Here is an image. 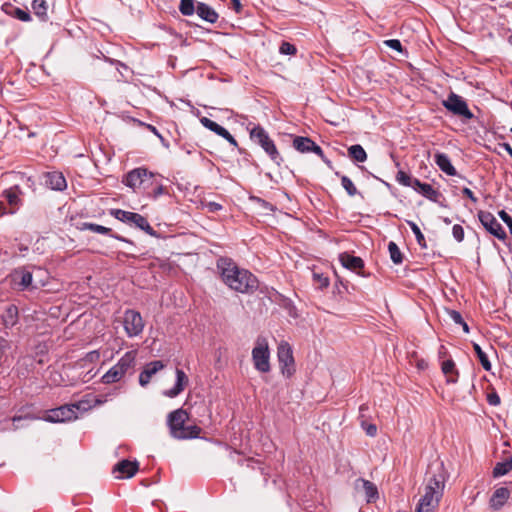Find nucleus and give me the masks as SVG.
I'll return each instance as SVG.
<instances>
[{
	"label": "nucleus",
	"instance_id": "1",
	"mask_svg": "<svg viewBox=\"0 0 512 512\" xmlns=\"http://www.w3.org/2000/svg\"><path fill=\"white\" fill-rule=\"evenodd\" d=\"M423 494L418 501L416 512H434L443 497L447 471L442 461H434L428 466Z\"/></svg>",
	"mask_w": 512,
	"mask_h": 512
},
{
	"label": "nucleus",
	"instance_id": "2",
	"mask_svg": "<svg viewBox=\"0 0 512 512\" xmlns=\"http://www.w3.org/2000/svg\"><path fill=\"white\" fill-rule=\"evenodd\" d=\"M217 268L225 285L241 294H253L259 287V281L249 270L240 268L229 258H220Z\"/></svg>",
	"mask_w": 512,
	"mask_h": 512
},
{
	"label": "nucleus",
	"instance_id": "3",
	"mask_svg": "<svg viewBox=\"0 0 512 512\" xmlns=\"http://www.w3.org/2000/svg\"><path fill=\"white\" fill-rule=\"evenodd\" d=\"M189 415L186 410L179 408L170 412L167 416V425L170 435L178 440L197 438L201 428L197 425H186Z\"/></svg>",
	"mask_w": 512,
	"mask_h": 512
},
{
	"label": "nucleus",
	"instance_id": "4",
	"mask_svg": "<svg viewBox=\"0 0 512 512\" xmlns=\"http://www.w3.org/2000/svg\"><path fill=\"white\" fill-rule=\"evenodd\" d=\"M247 130L249 131L250 139L261 146L270 159L279 166L283 161V158L277 150L273 140L269 137L267 131L262 126L252 123L247 125Z\"/></svg>",
	"mask_w": 512,
	"mask_h": 512
},
{
	"label": "nucleus",
	"instance_id": "5",
	"mask_svg": "<svg viewBox=\"0 0 512 512\" xmlns=\"http://www.w3.org/2000/svg\"><path fill=\"white\" fill-rule=\"evenodd\" d=\"M252 361L257 371L261 373L270 371V350L266 338L258 337L256 339L255 346L252 349Z\"/></svg>",
	"mask_w": 512,
	"mask_h": 512
},
{
	"label": "nucleus",
	"instance_id": "6",
	"mask_svg": "<svg viewBox=\"0 0 512 512\" xmlns=\"http://www.w3.org/2000/svg\"><path fill=\"white\" fill-rule=\"evenodd\" d=\"M111 214L116 219H118L124 223L133 225V226L145 231L150 236H157V232L150 226L147 219L138 213L125 211V210H121V209H115L112 211Z\"/></svg>",
	"mask_w": 512,
	"mask_h": 512
},
{
	"label": "nucleus",
	"instance_id": "7",
	"mask_svg": "<svg viewBox=\"0 0 512 512\" xmlns=\"http://www.w3.org/2000/svg\"><path fill=\"white\" fill-rule=\"evenodd\" d=\"M154 174L145 168H136L127 173L124 179L126 186L132 188L134 191L143 187L147 189L148 186L153 185Z\"/></svg>",
	"mask_w": 512,
	"mask_h": 512
},
{
	"label": "nucleus",
	"instance_id": "8",
	"mask_svg": "<svg viewBox=\"0 0 512 512\" xmlns=\"http://www.w3.org/2000/svg\"><path fill=\"white\" fill-rule=\"evenodd\" d=\"M79 406L76 404L63 405L58 408L47 411L43 419L47 422L58 423L77 419V410Z\"/></svg>",
	"mask_w": 512,
	"mask_h": 512
},
{
	"label": "nucleus",
	"instance_id": "9",
	"mask_svg": "<svg viewBox=\"0 0 512 512\" xmlns=\"http://www.w3.org/2000/svg\"><path fill=\"white\" fill-rule=\"evenodd\" d=\"M123 326L128 337H136L143 332L144 321L136 310H126L123 316Z\"/></svg>",
	"mask_w": 512,
	"mask_h": 512
},
{
	"label": "nucleus",
	"instance_id": "10",
	"mask_svg": "<svg viewBox=\"0 0 512 512\" xmlns=\"http://www.w3.org/2000/svg\"><path fill=\"white\" fill-rule=\"evenodd\" d=\"M277 357L281 372L286 377H290L295 372V362L291 346L282 341L277 349Z\"/></svg>",
	"mask_w": 512,
	"mask_h": 512
},
{
	"label": "nucleus",
	"instance_id": "11",
	"mask_svg": "<svg viewBox=\"0 0 512 512\" xmlns=\"http://www.w3.org/2000/svg\"><path fill=\"white\" fill-rule=\"evenodd\" d=\"M443 106L454 115L472 119L473 113L469 110L466 101L459 95L451 92L447 99L442 102Z\"/></svg>",
	"mask_w": 512,
	"mask_h": 512
},
{
	"label": "nucleus",
	"instance_id": "12",
	"mask_svg": "<svg viewBox=\"0 0 512 512\" xmlns=\"http://www.w3.org/2000/svg\"><path fill=\"white\" fill-rule=\"evenodd\" d=\"M478 217L481 224L489 233L500 240H504L506 238V232L492 213L480 211Z\"/></svg>",
	"mask_w": 512,
	"mask_h": 512
},
{
	"label": "nucleus",
	"instance_id": "13",
	"mask_svg": "<svg viewBox=\"0 0 512 512\" xmlns=\"http://www.w3.org/2000/svg\"><path fill=\"white\" fill-rule=\"evenodd\" d=\"M293 147L301 153L314 152L315 154L319 155L324 162L329 163V161L326 160L321 147L318 146L310 138L301 136L296 137L293 140Z\"/></svg>",
	"mask_w": 512,
	"mask_h": 512
},
{
	"label": "nucleus",
	"instance_id": "14",
	"mask_svg": "<svg viewBox=\"0 0 512 512\" xmlns=\"http://www.w3.org/2000/svg\"><path fill=\"white\" fill-rule=\"evenodd\" d=\"M176 381L171 389L163 391V395L168 398H175L180 395L189 384V378L186 373L179 368L175 370Z\"/></svg>",
	"mask_w": 512,
	"mask_h": 512
},
{
	"label": "nucleus",
	"instance_id": "15",
	"mask_svg": "<svg viewBox=\"0 0 512 512\" xmlns=\"http://www.w3.org/2000/svg\"><path fill=\"white\" fill-rule=\"evenodd\" d=\"M355 489L358 492L364 493L367 503L375 502L379 497L376 485L368 480L357 479L355 481Z\"/></svg>",
	"mask_w": 512,
	"mask_h": 512
},
{
	"label": "nucleus",
	"instance_id": "16",
	"mask_svg": "<svg viewBox=\"0 0 512 512\" xmlns=\"http://www.w3.org/2000/svg\"><path fill=\"white\" fill-rule=\"evenodd\" d=\"M138 471V462L129 461V460H122L116 464V466L113 469V473L115 474L116 478H131L133 477L136 472Z\"/></svg>",
	"mask_w": 512,
	"mask_h": 512
},
{
	"label": "nucleus",
	"instance_id": "17",
	"mask_svg": "<svg viewBox=\"0 0 512 512\" xmlns=\"http://www.w3.org/2000/svg\"><path fill=\"white\" fill-rule=\"evenodd\" d=\"M164 367L165 365L160 360L148 363L139 375V384L142 387L147 386L150 383L152 376L162 370Z\"/></svg>",
	"mask_w": 512,
	"mask_h": 512
},
{
	"label": "nucleus",
	"instance_id": "18",
	"mask_svg": "<svg viewBox=\"0 0 512 512\" xmlns=\"http://www.w3.org/2000/svg\"><path fill=\"white\" fill-rule=\"evenodd\" d=\"M339 261L344 268L363 275L360 271L364 268V262L360 257L344 252L339 255Z\"/></svg>",
	"mask_w": 512,
	"mask_h": 512
},
{
	"label": "nucleus",
	"instance_id": "19",
	"mask_svg": "<svg viewBox=\"0 0 512 512\" xmlns=\"http://www.w3.org/2000/svg\"><path fill=\"white\" fill-rule=\"evenodd\" d=\"M510 490L507 487H499L497 488L490 500H489V506L491 509L497 511L500 510L508 501L510 498Z\"/></svg>",
	"mask_w": 512,
	"mask_h": 512
},
{
	"label": "nucleus",
	"instance_id": "20",
	"mask_svg": "<svg viewBox=\"0 0 512 512\" xmlns=\"http://www.w3.org/2000/svg\"><path fill=\"white\" fill-rule=\"evenodd\" d=\"M45 183L49 188L56 191H62L67 187L63 174L56 171L46 173Z\"/></svg>",
	"mask_w": 512,
	"mask_h": 512
},
{
	"label": "nucleus",
	"instance_id": "21",
	"mask_svg": "<svg viewBox=\"0 0 512 512\" xmlns=\"http://www.w3.org/2000/svg\"><path fill=\"white\" fill-rule=\"evenodd\" d=\"M2 324L6 329L13 328L19 321V312L17 306L9 304L6 306L2 316Z\"/></svg>",
	"mask_w": 512,
	"mask_h": 512
},
{
	"label": "nucleus",
	"instance_id": "22",
	"mask_svg": "<svg viewBox=\"0 0 512 512\" xmlns=\"http://www.w3.org/2000/svg\"><path fill=\"white\" fill-rule=\"evenodd\" d=\"M196 13L201 19L211 24L216 23L219 18L218 13L211 6L203 2L197 3Z\"/></svg>",
	"mask_w": 512,
	"mask_h": 512
},
{
	"label": "nucleus",
	"instance_id": "23",
	"mask_svg": "<svg viewBox=\"0 0 512 512\" xmlns=\"http://www.w3.org/2000/svg\"><path fill=\"white\" fill-rule=\"evenodd\" d=\"M434 161L441 171L449 176H455L457 171L452 165L450 158L445 153L437 152L434 155Z\"/></svg>",
	"mask_w": 512,
	"mask_h": 512
},
{
	"label": "nucleus",
	"instance_id": "24",
	"mask_svg": "<svg viewBox=\"0 0 512 512\" xmlns=\"http://www.w3.org/2000/svg\"><path fill=\"white\" fill-rule=\"evenodd\" d=\"M413 189L422 196L432 201H436L439 196L438 191L435 190L432 185L428 183H422L419 179L414 182Z\"/></svg>",
	"mask_w": 512,
	"mask_h": 512
},
{
	"label": "nucleus",
	"instance_id": "25",
	"mask_svg": "<svg viewBox=\"0 0 512 512\" xmlns=\"http://www.w3.org/2000/svg\"><path fill=\"white\" fill-rule=\"evenodd\" d=\"M442 372L446 376L447 383H456L458 381V370L456 369L455 362L452 359L443 361Z\"/></svg>",
	"mask_w": 512,
	"mask_h": 512
},
{
	"label": "nucleus",
	"instance_id": "26",
	"mask_svg": "<svg viewBox=\"0 0 512 512\" xmlns=\"http://www.w3.org/2000/svg\"><path fill=\"white\" fill-rule=\"evenodd\" d=\"M135 359L136 351H128L119 359L115 365L117 366V369H120L124 374H126L128 370L134 367Z\"/></svg>",
	"mask_w": 512,
	"mask_h": 512
},
{
	"label": "nucleus",
	"instance_id": "27",
	"mask_svg": "<svg viewBox=\"0 0 512 512\" xmlns=\"http://www.w3.org/2000/svg\"><path fill=\"white\" fill-rule=\"evenodd\" d=\"M4 197L7 202L14 208H18L21 204L20 196L22 195V190L18 185H15L4 191Z\"/></svg>",
	"mask_w": 512,
	"mask_h": 512
},
{
	"label": "nucleus",
	"instance_id": "28",
	"mask_svg": "<svg viewBox=\"0 0 512 512\" xmlns=\"http://www.w3.org/2000/svg\"><path fill=\"white\" fill-rule=\"evenodd\" d=\"M32 273L28 270H19L14 273V280L18 281V285L21 289H27L32 285Z\"/></svg>",
	"mask_w": 512,
	"mask_h": 512
},
{
	"label": "nucleus",
	"instance_id": "29",
	"mask_svg": "<svg viewBox=\"0 0 512 512\" xmlns=\"http://www.w3.org/2000/svg\"><path fill=\"white\" fill-rule=\"evenodd\" d=\"M124 375L125 374L114 365L102 376V382L105 384L115 383L120 381Z\"/></svg>",
	"mask_w": 512,
	"mask_h": 512
},
{
	"label": "nucleus",
	"instance_id": "30",
	"mask_svg": "<svg viewBox=\"0 0 512 512\" xmlns=\"http://www.w3.org/2000/svg\"><path fill=\"white\" fill-rule=\"evenodd\" d=\"M348 155L351 159H353L356 162L363 163L367 159V153L364 150V148L359 145L355 144L348 148Z\"/></svg>",
	"mask_w": 512,
	"mask_h": 512
},
{
	"label": "nucleus",
	"instance_id": "31",
	"mask_svg": "<svg viewBox=\"0 0 512 512\" xmlns=\"http://www.w3.org/2000/svg\"><path fill=\"white\" fill-rule=\"evenodd\" d=\"M32 9L35 15L42 21L47 20V2L46 0H33Z\"/></svg>",
	"mask_w": 512,
	"mask_h": 512
},
{
	"label": "nucleus",
	"instance_id": "32",
	"mask_svg": "<svg viewBox=\"0 0 512 512\" xmlns=\"http://www.w3.org/2000/svg\"><path fill=\"white\" fill-rule=\"evenodd\" d=\"M512 470V458L507 459L503 462H498L493 468V477L498 478L506 475Z\"/></svg>",
	"mask_w": 512,
	"mask_h": 512
},
{
	"label": "nucleus",
	"instance_id": "33",
	"mask_svg": "<svg viewBox=\"0 0 512 512\" xmlns=\"http://www.w3.org/2000/svg\"><path fill=\"white\" fill-rule=\"evenodd\" d=\"M200 123L210 131L214 132L218 136H225V132L227 129L219 125L218 123L212 121L211 119L207 117H202L200 119Z\"/></svg>",
	"mask_w": 512,
	"mask_h": 512
},
{
	"label": "nucleus",
	"instance_id": "34",
	"mask_svg": "<svg viewBox=\"0 0 512 512\" xmlns=\"http://www.w3.org/2000/svg\"><path fill=\"white\" fill-rule=\"evenodd\" d=\"M24 419L33 420V419H37V418L27 415L25 417H22V416L13 417L12 421H10V420L0 421V431L16 430L18 428L17 423Z\"/></svg>",
	"mask_w": 512,
	"mask_h": 512
},
{
	"label": "nucleus",
	"instance_id": "35",
	"mask_svg": "<svg viewBox=\"0 0 512 512\" xmlns=\"http://www.w3.org/2000/svg\"><path fill=\"white\" fill-rule=\"evenodd\" d=\"M473 349H474V351L477 355V358H478L479 362L481 363L483 369L486 371H490L492 365L488 359L487 354L482 350L480 345L477 343H473Z\"/></svg>",
	"mask_w": 512,
	"mask_h": 512
},
{
	"label": "nucleus",
	"instance_id": "36",
	"mask_svg": "<svg viewBox=\"0 0 512 512\" xmlns=\"http://www.w3.org/2000/svg\"><path fill=\"white\" fill-rule=\"evenodd\" d=\"M388 251L390 254V258L394 264L402 263V261H403L402 253L395 242L390 241L388 243Z\"/></svg>",
	"mask_w": 512,
	"mask_h": 512
},
{
	"label": "nucleus",
	"instance_id": "37",
	"mask_svg": "<svg viewBox=\"0 0 512 512\" xmlns=\"http://www.w3.org/2000/svg\"><path fill=\"white\" fill-rule=\"evenodd\" d=\"M179 11L184 16H191L196 12L195 0H180Z\"/></svg>",
	"mask_w": 512,
	"mask_h": 512
},
{
	"label": "nucleus",
	"instance_id": "38",
	"mask_svg": "<svg viewBox=\"0 0 512 512\" xmlns=\"http://www.w3.org/2000/svg\"><path fill=\"white\" fill-rule=\"evenodd\" d=\"M407 224L409 225V227L411 228L413 234L415 235V238L417 240V243L422 247V248H426V240H425V237L423 235V233L421 232L420 228L418 227V225L413 222V221H410L408 220L407 221Z\"/></svg>",
	"mask_w": 512,
	"mask_h": 512
},
{
	"label": "nucleus",
	"instance_id": "39",
	"mask_svg": "<svg viewBox=\"0 0 512 512\" xmlns=\"http://www.w3.org/2000/svg\"><path fill=\"white\" fill-rule=\"evenodd\" d=\"M396 180L398 181L399 184L403 186L414 188V182L417 181L418 179L411 177L404 171H398L396 175Z\"/></svg>",
	"mask_w": 512,
	"mask_h": 512
},
{
	"label": "nucleus",
	"instance_id": "40",
	"mask_svg": "<svg viewBox=\"0 0 512 512\" xmlns=\"http://www.w3.org/2000/svg\"><path fill=\"white\" fill-rule=\"evenodd\" d=\"M341 184L349 196H355L358 193L357 188L348 176H341Z\"/></svg>",
	"mask_w": 512,
	"mask_h": 512
},
{
	"label": "nucleus",
	"instance_id": "41",
	"mask_svg": "<svg viewBox=\"0 0 512 512\" xmlns=\"http://www.w3.org/2000/svg\"><path fill=\"white\" fill-rule=\"evenodd\" d=\"M82 229H88L98 234H108L111 232L110 228L94 223H84Z\"/></svg>",
	"mask_w": 512,
	"mask_h": 512
},
{
	"label": "nucleus",
	"instance_id": "42",
	"mask_svg": "<svg viewBox=\"0 0 512 512\" xmlns=\"http://www.w3.org/2000/svg\"><path fill=\"white\" fill-rule=\"evenodd\" d=\"M279 52L283 55H294L296 53V48L289 42H282L279 47Z\"/></svg>",
	"mask_w": 512,
	"mask_h": 512
},
{
	"label": "nucleus",
	"instance_id": "43",
	"mask_svg": "<svg viewBox=\"0 0 512 512\" xmlns=\"http://www.w3.org/2000/svg\"><path fill=\"white\" fill-rule=\"evenodd\" d=\"M452 234L456 241L462 242L464 239V229L461 225L455 224L452 228Z\"/></svg>",
	"mask_w": 512,
	"mask_h": 512
},
{
	"label": "nucleus",
	"instance_id": "44",
	"mask_svg": "<svg viewBox=\"0 0 512 512\" xmlns=\"http://www.w3.org/2000/svg\"><path fill=\"white\" fill-rule=\"evenodd\" d=\"M314 280L318 283L319 288H326L329 286V279L323 274L314 273Z\"/></svg>",
	"mask_w": 512,
	"mask_h": 512
},
{
	"label": "nucleus",
	"instance_id": "45",
	"mask_svg": "<svg viewBox=\"0 0 512 512\" xmlns=\"http://www.w3.org/2000/svg\"><path fill=\"white\" fill-rule=\"evenodd\" d=\"M384 43L386 46H388L389 48H391L395 51H398V52L402 51V44L397 39L386 40V41H384Z\"/></svg>",
	"mask_w": 512,
	"mask_h": 512
},
{
	"label": "nucleus",
	"instance_id": "46",
	"mask_svg": "<svg viewBox=\"0 0 512 512\" xmlns=\"http://www.w3.org/2000/svg\"><path fill=\"white\" fill-rule=\"evenodd\" d=\"M447 313H448L450 319L454 323L459 324V325H461L463 323L464 320L462 318V315L458 311H456V310H448Z\"/></svg>",
	"mask_w": 512,
	"mask_h": 512
},
{
	"label": "nucleus",
	"instance_id": "47",
	"mask_svg": "<svg viewBox=\"0 0 512 512\" xmlns=\"http://www.w3.org/2000/svg\"><path fill=\"white\" fill-rule=\"evenodd\" d=\"M498 214L502 221L509 227V230L512 229V217L504 210L499 211Z\"/></svg>",
	"mask_w": 512,
	"mask_h": 512
},
{
	"label": "nucleus",
	"instance_id": "48",
	"mask_svg": "<svg viewBox=\"0 0 512 512\" xmlns=\"http://www.w3.org/2000/svg\"><path fill=\"white\" fill-rule=\"evenodd\" d=\"M162 194H164V187L161 184H157L153 191L148 193L149 197L153 199L158 198Z\"/></svg>",
	"mask_w": 512,
	"mask_h": 512
},
{
	"label": "nucleus",
	"instance_id": "49",
	"mask_svg": "<svg viewBox=\"0 0 512 512\" xmlns=\"http://www.w3.org/2000/svg\"><path fill=\"white\" fill-rule=\"evenodd\" d=\"M15 16L21 20V21H24V22H27L31 19L30 17V14L24 10H21V9H16L15 11Z\"/></svg>",
	"mask_w": 512,
	"mask_h": 512
},
{
	"label": "nucleus",
	"instance_id": "50",
	"mask_svg": "<svg viewBox=\"0 0 512 512\" xmlns=\"http://www.w3.org/2000/svg\"><path fill=\"white\" fill-rule=\"evenodd\" d=\"M487 401L492 406H497L500 404V397L496 393L488 394Z\"/></svg>",
	"mask_w": 512,
	"mask_h": 512
},
{
	"label": "nucleus",
	"instance_id": "51",
	"mask_svg": "<svg viewBox=\"0 0 512 512\" xmlns=\"http://www.w3.org/2000/svg\"><path fill=\"white\" fill-rule=\"evenodd\" d=\"M206 206L209 212H217L222 209V205L216 202H209Z\"/></svg>",
	"mask_w": 512,
	"mask_h": 512
},
{
	"label": "nucleus",
	"instance_id": "52",
	"mask_svg": "<svg viewBox=\"0 0 512 512\" xmlns=\"http://www.w3.org/2000/svg\"><path fill=\"white\" fill-rule=\"evenodd\" d=\"M221 137L226 139L234 147L238 146V143H237L236 139L229 133L228 130H226L225 136H221Z\"/></svg>",
	"mask_w": 512,
	"mask_h": 512
},
{
	"label": "nucleus",
	"instance_id": "53",
	"mask_svg": "<svg viewBox=\"0 0 512 512\" xmlns=\"http://www.w3.org/2000/svg\"><path fill=\"white\" fill-rule=\"evenodd\" d=\"M462 193L463 195L468 197L472 202H477V198L474 196V193L469 188H463Z\"/></svg>",
	"mask_w": 512,
	"mask_h": 512
},
{
	"label": "nucleus",
	"instance_id": "54",
	"mask_svg": "<svg viewBox=\"0 0 512 512\" xmlns=\"http://www.w3.org/2000/svg\"><path fill=\"white\" fill-rule=\"evenodd\" d=\"M366 433L369 436H375L377 433V427L374 424H369L365 427Z\"/></svg>",
	"mask_w": 512,
	"mask_h": 512
},
{
	"label": "nucleus",
	"instance_id": "55",
	"mask_svg": "<svg viewBox=\"0 0 512 512\" xmlns=\"http://www.w3.org/2000/svg\"><path fill=\"white\" fill-rule=\"evenodd\" d=\"M500 146L512 157V147L508 143H502Z\"/></svg>",
	"mask_w": 512,
	"mask_h": 512
},
{
	"label": "nucleus",
	"instance_id": "56",
	"mask_svg": "<svg viewBox=\"0 0 512 512\" xmlns=\"http://www.w3.org/2000/svg\"><path fill=\"white\" fill-rule=\"evenodd\" d=\"M231 2H232V4H233V6H234L235 10H236L237 12H239V11H240V9H241V3H240V0H231Z\"/></svg>",
	"mask_w": 512,
	"mask_h": 512
},
{
	"label": "nucleus",
	"instance_id": "57",
	"mask_svg": "<svg viewBox=\"0 0 512 512\" xmlns=\"http://www.w3.org/2000/svg\"><path fill=\"white\" fill-rule=\"evenodd\" d=\"M427 366H428V364H427V362H426V361H424V360H420V361H418V363H417V367H418L419 369H425Z\"/></svg>",
	"mask_w": 512,
	"mask_h": 512
},
{
	"label": "nucleus",
	"instance_id": "58",
	"mask_svg": "<svg viewBox=\"0 0 512 512\" xmlns=\"http://www.w3.org/2000/svg\"><path fill=\"white\" fill-rule=\"evenodd\" d=\"M461 326L463 327V330H464L465 333L469 332V327H468V325H467V323L465 321H463Z\"/></svg>",
	"mask_w": 512,
	"mask_h": 512
},
{
	"label": "nucleus",
	"instance_id": "59",
	"mask_svg": "<svg viewBox=\"0 0 512 512\" xmlns=\"http://www.w3.org/2000/svg\"><path fill=\"white\" fill-rule=\"evenodd\" d=\"M261 202L263 204V207H265V208H268L270 206L269 203L264 200H261Z\"/></svg>",
	"mask_w": 512,
	"mask_h": 512
},
{
	"label": "nucleus",
	"instance_id": "60",
	"mask_svg": "<svg viewBox=\"0 0 512 512\" xmlns=\"http://www.w3.org/2000/svg\"><path fill=\"white\" fill-rule=\"evenodd\" d=\"M366 409V407L363 405L360 407V411H364Z\"/></svg>",
	"mask_w": 512,
	"mask_h": 512
},
{
	"label": "nucleus",
	"instance_id": "61",
	"mask_svg": "<svg viewBox=\"0 0 512 512\" xmlns=\"http://www.w3.org/2000/svg\"><path fill=\"white\" fill-rule=\"evenodd\" d=\"M4 207L3 202L0 201V210Z\"/></svg>",
	"mask_w": 512,
	"mask_h": 512
},
{
	"label": "nucleus",
	"instance_id": "62",
	"mask_svg": "<svg viewBox=\"0 0 512 512\" xmlns=\"http://www.w3.org/2000/svg\"><path fill=\"white\" fill-rule=\"evenodd\" d=\"M510 132L512 133V127L510 128Z\"/></svg>",
	"mask_w": 512,
	"mask_h": 512
},
{
	"label": "nucleus",
	"instance_id": "63",
	"mask_svg": "<svg viewBox=\"0 0 512 512\" xmlns=\"http://www.w3.org/2000/svg\"><path fill=\"white\" fill-rule=\"evenodd\" d=\"M511 39H512V35H511Z\"/></svg>",
	"mask_w": 512,
	"mask_h": 512
}]
</instances>
